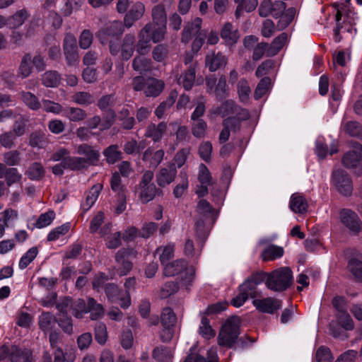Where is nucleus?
<instances>
[{
    "instance_id": "obj_52",
    "label": "nucleus",
    "mask_w": 362,
    "mask_h": 362,
    "mask_svg": "<svg viewBox=\"0 0 362 362\" xmlns=\"http://www.w3.org/2000/svg\"><path fill=\"white\" fill-rule=\"evenodd\" d=\"M271 83V79L269 77H264L262 78L255 88L254 93L255 99L259 100L262 98L269 90Z\"/></svg>"
},
{
    "instance_id": "obj_5",
    "label": "nucleus",
    "mask_w": 362,
    "mask_h": 362,
    "mask_svg": "<svg viewBox=\"0 0 362 362\" xmlns=\"http://www.w3.org/2000/svg\"><path fill=\"white\" fill-rule=\"evenodd\" d=\"M109 48L112 55H117L120 52L122 59L129 60L135 50V35L133 33L125 35L121 45L110 41Z\"/></svg>"
},
{
    "instance_id": "obj_9",
    "label": "nucleus",
    "mask_w": 362,
    "mask_h": 362,
    "mask_svg": "<svg viewBox=\"0 0 362 362\" xmlns=\"http://www.w3.org/2000/svg\"><path fill=\"white\" fill-rule=\"evenodd\" d=\"M107 297L112 302H118L123 308H128L131 304L129 294L118 288L115 284H107L105 286Z\"/></svg>"
},
{
    "instance_id": "obj_46",
    "label": "nucleus",
    "mask_w": 362,
    "mask_h": 362,
    "mask_svg": "<svg viewBox=\"0 0 362 362\" xmlns=\"http://www.w3.org/2000/svg\"><path fill=\"white\" fill-rule=\"evenodd\" d=\"M64 115L72 122H80L83 120L87 114L85 110L79 107H69L64 111Z\"/></svg>"
},
{
    "instance_id": "obj_8",
    "label": "nucleus",
    "mask_w": 362,
    "mask_h": 362,
    "mask_svg": "<svg viewBox=\"0 0 362 362\" xmlns=\"http://www.w3.org/2000/svg\"><path fill=\"white\" fill-rule=\"evenodd\" d=\"M332 182L337 191L344 195H350L353 190L352 182L348 174L343 170H337L332 173Z\"/></svg>"
},
{
    "instance_id": "obj_20",
    "label": "nucleus",
    "mask_w": 362,
    "mask_h": 362,
    "mask_svg": "<svg viewBox=\"0 0 362 362\" xmlns=\"http://www.w3.org/2000/svg\"><path fill=\"white\" fill-rule=\"evenodd\" d=\"M221 37L228 45H235L240 38L238 28H235L230 23L223 25L221 30Z\"/></svg>"
},
{
    "instance_id": "obj_59",
    "label": "nucleus",
    "mask_w": 362,
    "mask_h": 362,
    "mask_svg": "<svg viewBox=\"0 0 362 362\" xmlns=\"http://www.w3.org/2000/svg\"><path fill=\"white\" fill-rule=\"evenodd\" d=\"M55 218V213L54 211H48L42 214L35 223V226L37 228H42L48 226L52 223Z\"/></svg>"
},
{
    "instance_id": "obj_16",
    "label": "nucleus",
    "mask_w": 362,
    "mask_h": 362,
    "mask_svg": "<svg viewBox=\"0 0 362 362\" xmlns=\"http://www.w3.org/2000/svg\"><path fill=\"white\" fill-rule=\"evenodd\" d=\"M352 147L353 149L347 152L342 158L343 165L348 168H354L362 161V145L354 143Z\"/></svg>"
},
{
    "instance_id": "obj_50",
    "label": "nucleus",
    "mask_w": 362,
    "mask_h": 362,
    "mask_svg": "<svg viewBox=\"0 0 362 362\" xmlns=\"http://www.w3.org/2000/svg\"><path fill=\"white\" fill-rule=\"evenodd\" d=\"M21 97L23 103L31 110H37L41 107V103L36 95L30 92L22 91Z\"/></svg>"
},
{
    "instance_id": "obj_39",
    "label": "nucleus",
    "mask_w": 362,
    "mask_h": 362,
    "mask_svg": "<svg viewBox=\"0 0 362 362\" xmlns=\"http://www.w3.org/2000/svg\"><path fill=\"white\" fill-rule=\"evenodd\" d=\"M177 93L176 91H171L167 99L162 102L156 109L155 114L158 118H162L166 110H169L175 103Z\"/></svg>"
},
{
    "instance_id": "obj_30",
    "label": "nucleus",
    "mask_w": 362,
    "mask_h": 362,
    "mask_svg": "<svg viewBox=\"0 0 362 362\" xmlns=\"http://www.w3.org/2000/svg\"><path fill=\"white\" fill-rule=\"evenodd\" d=\"M9 360L11 362H33L32 353L27 349L21 350L16 346H11Z\"/></svg>"
},
{
    "instance_id": "obj_28",
    "label": "nucleus",
    "mask_w": 362,
    "mask_h": 362,
    "mask_svg": "<svg viewBox=\"0 0 362 362\" xmlns=\"http://www.w3.org/2000/svg\"><path fill=\"white\" fill-rule=\"evenodd\" d=\"M195 74V66L194 64H190L186 71L180 76L177 82L180 85H182L185 90H190L194 83Z\"/></svg>"
},
{
    "instance_id": "obj_29",
    "label": "nucleus",
    "mask_w": 362,
    "mask_h": 362,
    "mask_svg": "<svg viewBox=\"0 0 362 362\" xmlns=\"http://www.w3.org/2000/svg\"><path fill=\"white\" fill-rule=\"evenodd\" d=\"M49 142L47 135L41 131H35L29 136V145L33 148H43Z\"/></svg>"
},
{
    "instance_id": "obj_31",
    "label": "nucleus",
    "mask_w": 362,
    "mask_h": 362,
    "mask_svg": "<svg viewBox=\"0 0 362 362\" xmlns=\"http://www.w3.org/2000/svg\"><path fill=\"white\" fill-rule=\"evenodd\" d=\"M33 66L31 64V54H25L21 59L18 69V76L21 78L29 77L33 72Z\"/></svg>"
},
{
    "instance_id": "obj_43",
    "label": "nucleus",
    "mask_w": 362,
    "mask_h": 362,
    "mask_svg": "<svg viewBox=\"0 0 362 362\" xmlns=\"http://www.w3.org/2000/svg\"><path fill=\"white\" fill-rule=\"evenodd\" d=\"M175 245L168 244L165 246L158 247L156 252L159 255V259L163 265L168 264V262L174 256Z\"/></svg>"
},
{
    "instance_id": "obj_54",
    "label": "nucleus",
    "mask_w": 362,
    "mask_h": 362,
    "mask_svg": "<svg viewBox=\"0 0 362 362\" xmlns=\"http://www.w3.org/2000/svg\"><path fill=\"white\" fill-rule=\"evenodd\" d=\"M207 124L203 119L193 121L192 125V134L196 138H204L206 136Z\"/></svg>"
},
{
    "instance_id": "obj_44",
    "label": "nucleus",
    "mask_w": 362,
    "mask_h": 362,
    "mask_svg": "<svg viewBox=\"0 0 362 362\" xmlns=\"http://www.w3.org/2000/svg\"><path fill=\"white\" fill-rule=\"evenodd\" d=\"M152 356L158 362H170L173 358V354L169 348L158 346L153 349Z\"/></svg>"
},
{
    "instance_id": "obj_1",
    "label": "nucleus",
    "mask_w": 362,
    "mask_h": 362,
    "mask_svg": "<svg viewBox=\"0 0 362 362\" xmlns=\"http://www.w3.org/2000/svg\"><path fill=\"white\" fill-rule=\"evenodd\" d=\"M167 26L159 27L151 23H146L138 33L136 51L141 55L147 54L151 48V42L158 43L164 40Z\"/></svg>"
},
{
    "instance_id": "obj_23",
    "label": "nucleus",
    "mask_w": 362,
    "mask_h": 362,
    "mask_svg": "<svg viewBox=\"0 0 362 362\" xmlns=\"http://www.w3.org/2000/svg\"><path fill=\"white\" fill-rule=\"evenodd\" d=\"M167 130V123L160 122L158 125L150 124L146 130L145 136L152 139L154 142L160 141Z\"/></svg>"
},
{
    "instance_id": "obj_14",
    "label": "nucleus",
    "mask_w": 362,
    "mask_h": 362,
    "mask_svg": "<svg viewBox=\"0 0 362 362\" xmlns=\"http://www.w3.org/2000/svg\"><path fill=\"white\" fill-rule=\"evenodd\" d=\"M341 223L354 233H359L362 229V222L358 215L349 210L343 209L340 213Z\"/></svg>"
},
{
    "instance_id": "obj_13",
    "label": "nucleus",
    "mask_w": 362,
    "mask_h": 362,
    "mask_svg": "<svg viewBox=\"0 0 362 362\" xmlns=\"http://www.w3.org/2000/svg\"><path fill=\"white\" fill-rule=\"evenodd\" d=\"M177 168L175 164L169 163L161 168L156 173V182L158 186L165 187L174 182L177 176Z\"/></svg>"
},
{
    "instance_id": "obj_57",
    "label": "nucleus",
    "mask_w": 362,
    "mask_h": 362,
    "mask_svg": "<svg viewBox=\"0 0 362 362\" xmlns=\"http://www.w3.org/2000/svg\"><path fill=\"white\" fill-rule=\"evenodd\" d=\"M199 334L206 339H210L214 337L216 334L215 331L211 328L209 324V320L206 317L202 318Z\"/></svg>"
},
{
    "instance_id": "obj_22",
    "label": "nucleus",
    "mask_w": 362,
    "mask_h": 362,
    "mask_svg": "<svg viewBox=\"0 0 362 362\" xmlns=\"http://www.w3.org/2000/svg\"><path fill=\"white\" fill-rule=\"evenodd\" d=\"M289 207L294 213L303 214L307 211L308 204L303 195L295 193L291 197Z\"/></svg>"
},
{
    "instance_id": "obj_41",
    "label": "nucleus",
    "mask_w": 362,
    "mask_h": 362,
    "mask_svg": "<svg viewBox=\"0 0 362 362\" xmlns=\"http://www.w3.org/2000/svg\"><path fill=\"white\" fill-rule=\"evenodd\" d=\"M347 268L356 281H362V261L360 259L357 257L350 259Z\"/></svg>"
},
{
    "instance_id": "obj_58",
    "label": "nucleus",
    "mask_w": 362,
    "mask_h": 362,
    "mask_svg": "<svg viewBox=\"0 0 362 362\" xmlns=\"http://www.w3.org/2000/svg\"><path fill=\"white\" fill-rule=\"evenodd\" d=\"M37 252V249L35 247L29 249L21 258L18 263L19 268L21 269H25L36 257Z\"/></svg>"
},
{
    "instance_id": "obj_21",
    "label": "nucleus",
    "mask_w": 362,
    "mask_h": 362,
    "mask_svg": "<svg viewBox=\"0 0 362 362\" xmlns=\"http://www.w3.org/2000/svg\"><path fill=\"white\" fill-rule=\"evenodd\" d=\"M164 82L155 78H148L146 81L144 94L147 97H156L164 88Z\"/></svg>"
},
{
    "instance_id": "obj_34",
    "label": "nucleus",
    "mask_w": 362,
    "mask_h": 362,
    "mask_svg": "<svg viewBox=\"0 0 362 362\" xmlns=\"http://www.w3.org/2000/svg\"><path fill=\"white\" fill-rule=\"evenodd\" d=\"M284 255V249L277 245H270L266 247L261 254L263 261H272L277 258H280Z\"/></svg>"
},
{
    "instance_id": "obj_6",
    "label": "nucleus",
    "mask_w": 362,
    "mask_h": 362,
    "mask_svg": "<svg viewBox=\"0 0 362 362\" xmlns=\"http://www.w3.org/2000/svg\"><path fill=\"white\" fill-rule=\"evenodd\" d=\"M57 308L60 313L66 314L68 311H71L76 318L81 319L87 313L88 302L81 298L73 301L71 298L66 297L57 304Z\"/></svg>"
},
{
    "instance_id": "obj_19",
    "label": "nucleus",
    "mask_w": 362,
    "mask_h": 362,
    "mask_svg": "<svg viewBox=\"0 0 362 362\" xmlns=\"http://www.w3.org/2000/svg\"><path fill=\"white\" fill-rule=\"evenodd\" d=\"M134 253L133 250L122 248L119 250L115 255L117 262L120 264L121 267L119 268V272L121 276L126 275L132 268V264L125 259V257Z\"/></svg>"
},
{
    "instance_id": "obj_27",
    "label": "nucleus",
    "mask_w": 362,
    "mask_h": 362,
    "mask_svg": "<svg viewBox=\"0 0 362 362\" xmlns=\"http://www.w3.org/2000/svg\"><path fill=\"white\" fill-rule=\"evenodd\" d=\"M64 165L66 169L78 171L87 169L89 166L82 157L68 156L64 158Z\"/></svg>"
},
{
    "instance_id": "obj_25",
    "label": "nucleus",
    "mask_w": 362,
    "mask_h": 362,
    "mask_svg": "<svg viewBox=\"0 0 362 362\" xmlns=\"http://www.w3.org/2000/svg\"><path fill=\"white\" fill-rule=\"evenodd\" d=\"M151 18L153 24L157 26H167V13L163 4H157L152 8Z\"/></svg>"
},
{
    "instance_id": "obj_60",
    "label": "nucleus",
    "mask_w": 362,
    "mask_h": 362,
    "mask_svg": "<svg viewBox=\"0 0 362 362\" xmlns=\"http://www.w3.org/2000/svg\"><path fill=\"white\" fill-rule=\"evenodd\" d=\"M69 223H65L54 228L47 235V240L55 241L58 240L62 235H64L66 233H67L68 231L69 230Z\"/></svg>"
},
{
    "instance_id": "obj_47",
    "label": "nucleus",
    "mask_w": 362,
    "mask_h": 362,
    "mask_svg": "<svg viewBox=\"0 0 362 362\" xmlns=\"http://www.w3.org/2000/svg\"><path fill=\"white\" fill-rule=\"evenodd\" d=\"M45 170L40 163H33L27 170V175L30 180H39L44 177Z\"/></svg>"
},
{
    "instance_id": "obj_48",
    "label": "nucleus",
    "mask_w": 362,
    "mask_h": 362,
    "mask_svg": "<svg viewBox=\"0 0 362 362\" xmlns=\"http://www.w3.org/2000/svg\"><path fill=\"white\" fill-rule=\"evenodd\" d=\"M17 212L12 209H7L4 212L0 213V238H1L5 231V228L10 220L17 218Z\"/></svg>"
},
{
    "instance_id": "obj_17",
    "label": "nucleus",
    "mask_w": 362,
    "mask_h": 362,
    "mask_svg": "<svg viewBox=\"0 0 362 362\" xmlns=\"http://www.w3.org/2000/svg\"><path fill=\"white\" fill-rule=\"evenodd\" d=\"M205 63L210 71H216L226 65L227 58L221 52H211L206 54Z\"/></svg>"
},
{
    "instance_id": "obj_37",
    "label": "nucleus",
    "mask_w": 362,
    "mask_h": 362,
    "mask_svg": "<svg viewBox=\"0 0 362 362\" xmlns=\"http://www.w3.org/2000/svg\"><path fill=\"white\" fill-rule=\"evenodd\" d=\"M103 156L109 164H114L122 158V153L117 145H110L103 151Z\"/></svg>"
},
{
    "instance_id": "obj_32",
    "label": "nucleus",
    "mask_w": 362,
    "mask_h": 362,
    "mask_svg": "<svg viewBox=\"0 0 362 362\" xmlns=\"http://www.w3.org/2000/svg\"><path fill=\"white\" fill-rule=\"evenodd\" d=\"M288 40V35L285 33H281L274 39L267 50V56L273 57L276 55L285 45Z\"/></svg>"
},
{
    "instance_id": "obj_40",
    "label": "nucleus",
    "mask_w": 362,
    "mask_h": 362,
    "mask_svg": "<svg viewBox=\"0 0 362 362\" xmlns=\"http://www.w3.org/2000/svg\"><path fill=\"white\" fill-rule=\"evenodd\" d=\"M28 13L26 9L16 11L12 16L8 18V25L10 28L16 29L22 25L28 18Z\"/></svg>"
},
{
    "instance_id": "obj_62",
    "label": "nucleus",
    "mask_w": 362,
    "mask_h": 362,
    "mask_svg": "<svg viewBox=\"0 0 362 362\" xmlns=\"http://www.w3.org/2000/svg\"><path fill=\"white\" fill-rule=\"evenodd\" d=\"M95 339L100 344H104L107 339L106 325L104 323H97L95 327Z\"/></svg>"
},
{
    "instance_id": "obj_56",
    "label": "nucleus",
    "mask_w": 362,
    "mask_h": 362,
    "mask_svg": "<svg viewBox=\"0 0 362 362\" xmlns=\"http://www.w3.org/2000/svg\"><path fill=\"white\" fill-rule=\"evenodd\" d=\"M162 326L174 327L176 322V315L170 308H165L161 313L160 317Z\"/></svg>"
},
{
    "instance_id": "obj_2",
    "label": "nucleus",
    "mask_w": 362,
    "mask_h": 362,
    "mask_svg": "<svg viewBox=\"0 0 362 362\" xmlns=\"http://www.w3.org/2000/svg\"><path fill=\"white\" fill-rule=\"evenodd\" d=\"M293 273L289 267H281L268 273L266 287L275 292H282L291 286Z\"/></svg>"
},
{
    "instance_id": "obj_42",
    "label": "nucleus",
    "mask_w": 362,
    "mask_h": 362,
    "mask_svg": "<svg viewBox=\"0 0 362 362\" xmlns=\"http://www.w3.org/2000/svg\"><path fill=\"white\" fill-rule=\"evenodd\" d=\"M237 90L240 101L247 103L250 99L251 89L248 81L245 78L239 80L237 84Z\"/></svg>"
},
{
    "instance_id": "obj_10",
    "label": "nucleus",
    "mask_w": 362,
    "mask_h": 362,
    "mask_svg": "<svg viewBox=\"0 0 362 362\" xmlns=\"http://www.w3.org/2000/svg\"><path fill=\"white\" fill-rule=\"evenodd\" d=\"M124 26L122 21H114L99 30L96 36L102 44H106L112 41L110 37L121 35L124 31Z\"/></svg>"
},
{
    "instance_id": "obj_26",
    "label": "nucleus",
    "mask_w": 362,
    "mask_h": 362,
    "mask_svg": "<svg viewBox=\"0 0 362 362\" xmlns=\"http://www.w3.org/2000/svg\"><path fill=\"white\" fill-rule=\"evenodd\" d=\"M202 25V19L199 18H195L191 24L185 26L182 33L181 40L184 43H187L194 35H197L200 31Z\"/></svg>"
},
{
    "instance_id": "obj_53",
    "label": "nucleus",
    "mask_w": 362,
    "mask_h": 362,
    "mask_svg": "<svg viewBox=\"0 0 362 362\" xmlns=\"http://www.w3.org/2000/svg\"><path fill=\"white\" fill-rule=\"evenodd\" d=\"M235 103L232 100H228L221 104L219 107L214 110L215 115H221L224 117L230 114H233L235 109Z\"/></svg>"
},
{
    "instance_id": "obj_3",
    "label": "nucleus",
    "mask_w": 362,
    "mask_h": 362,
    "mask_svg": "<svg viewBox=\"0 0 362 362\" xmlns=\"http://www.w3.org/2000/svg\"><path fill=\"white\" fill-rule=\"evenodd\" d=\"M240 320L238 317L229 318L223 325L218 337V344L221 346L231 347L240 334Z\"/></svg>"
},
{
    "instance_id": "obj_38",
    "label": "nucleus",
    "mask_w": 362,
    "mask_h": 362,
    "mask_svg": "<svg viewBox=\"0 0 362 362\" xmlns=\"http://www.w3.org/2000/svg\"><path fill=\"white\" fill-rule=\"evenodd\" d=\"M103 189L102 184L98 183L93 185L86 194L83 207L85 210H88L96 202L98 196Z\"/></svg>"
},
{
    "instance_id": "obj_15",
    "label": "nucleus",
    "mask_w": 362,
    "mask_h": 362,
    "mask_svg": "<svg viewBox=\"0 0 362 362\" xmlns=\"http://www.w3.org/2000/svg\"><path fill=\"white\" fill-rule=\"evenodd\" d=\"M145 11L146 7L142 2H134L124 18L125 27L127 28L132 27L135 21L140 20L144 16Z\"/></svg>"
},
{
    "instance_id": "obj_12",
    "label": "nucleus",
    "mask_w": 362,
    "mask_h": 362,
    "mask_svg": "<svg viewBox=\"0 0 362 362\" xmlns=\"http://www.w3.org/2000/svg\"><path fill=\"white\" fill-rule=\"evenodd\" d=\"M252 303L257 310L269 314L276 313L282 306L281 300L272 297L255 299Z\"/></svg>"
},
{
    "instance_id": "obj_49",
    "label": "nucleus",
    "mask_w": 362,
    "mask_h": 362,
    "mask_svg": "<svg viewBox=\"0 0 362 362\" xmlns=\"http://www.w3.org/2000/svg\"><path fill=\"white\" fill-rule=\"evenodd\" d=\"M151 64L152 62L150 59L139 56L134 57L132 62V67L135 71L143 73L151 70Z\"/></svg>"
},
{
    "instance_id": "obj_45",
    "label": "nucleus",
    "mask_w": 362,
    "mask_h": 362,
    "mask_svg": "<svg viewBox=\"0 0 362 362\" xmlns=\"http://www.w3.org/2000/svg\"><path fill=\"white\" fill-rule=\"evenodd\" d=\"M71 100L78 105L88 106L95 102V98L88 92L78 91L71 95Z\"/></svg>"
},
{
    "instance_id": "obj_11",
    "label": "nucleus",
    "mask_w": 362,
    "mask_h": 362,
    "mask_svg": "<svg viewBox=\"0 0 362 362\" xmlns=\"http://www.w3.org/2000/svg\"><path fill=\"white\" fill-rule=\"evenodd\" d=\"M63 49L68 65L72 66L76 64L78 61V52L76 39L74 35H66L64 39Z\"/></svg>"
},
{
    "instance_id": "obj_61",
    "label": "nucleus",
    "mask_w": 362,
    "mask_h": 362,
    "mask_svg": "<svg viewBox=\"0 0 362 362\" xmlns=\"http://www.w3.org/2000/svg\"><path fill=\"white\" fill-rule=\"evenodd\" d=\"M168 54V47L163 44L156 45L152 51V57L157 62H161Z\"/></svg>"
},
{
    "instance_id": "obj_33",
    "label": "nucleus",
    "mask_w": 362,
    "mask_h": 362,
    "mask_svg": "<svg viewBox=\"0 0 362 362\" xmlns=\"http://www.w3.org/2000/svg\"><path fill=\"white\" fill-rule=\"evenodd\" d=\"M38 323L43 332H52L56 325L57 320L50 313H43L39 317Z\"/></svg>"
},
{
    "instance_id": "obj_55",
    "label": "nucleus",
    "mask_w": 362,
    "mask_h": 362,
    "mask_svg": "<svg viewBox=\"0 0 362 362\" xmlns=\"http://www.w3.org/2000/svg\"><path fill=\"white\" fill-rule=\"evenodd\" d=\"M140 199L143 203H147L151 201L156 193V187L154 184H151L149 186L140 187Z\"/></svg>"
},
{
    "instance_id": "obj_7",
    "label": "nucleus",
    "mask_w": 362,
    "mask_h": 362,
    "mask_svg": "<svg viewBox=\"0 0 362 362\" xmlns=\"http://www.w3.org/2000/svg\"><path fill=\"white\" fill-rule=\"evenodd\" d=\"M197 180L199 185L196 186L194 192L199 197L206 196L209 193V187L216 184L211 172L204 163H200L199 165Z\"/></svg>"
},
{
    "instance_id": "obj_24",
    "label": "nucleus",
    "mask_w": 362,
    "mask_h": 362,
    "mask_svg": "<svg viewBox=\"0 0 362 362\" xmlns=\"http://www.w3.org/2000/svg\"><path fill=\"white\" fill-rule=\"evenodd\" d=\"M184 362H218V356L215 349L211 348L206 354V358L190 349V354Z\"/></svg>"
},
{
    "instance_id": "obj_35",
    "label": "nucleus",
    "mask_w": 362,
    "mask_h": 362,
    "mask_svg": "<svg viewBox=\"0 0 362 362\" xmlns=\"http://www.w3.org/2000/svg\"><path fill=\"white\" fill-rule=\"evenodd\" d=\"M61 76L57 71H47L42 75V83L48 88L57 87L61 81Z\"/></svg>"
},
{
    "instance_id": "obj_4",
    "label": "nucleus",
    "mask_w": 362,
    "mask_h": 362,
    "mask_svg": "<svg viewBox=\"0 0 362 362\" xmlns=\"http://www.w3.org/2000/svg\"><path fill=\"white\" fill-rule=\"evenodd\" d=\"M183 272L185 276L182 277V281L187 286L191 284L194 279L195 274L194 267H187V262L184 259H177L164 266L163 273L167 276H173Z\"/></svg>"
},
{
    "instance_id": "obj_18",
    "label": "nucleus",
    "mask_w": 362,
    "mask_h": 362,
    "mask_svg": "<svg viewBox=\"0 0 362 362\" xmlns=\"http://www.w3.org/2000/svg\"><path fill=\"white\" fill-rule=\"evenodd\" d=\"M77 153L85 156L83 159L86 161L88 166L97 165L100 159L99 151L95 150L87 144L79 145L77 148Z\"/></svg>"
},
{
    "instance_id": "obj_36",
    "label": "nucleus",
    "mask_w": 362,
    "mask_h": 362,
    "mask_svg": "<svg viewBox=\"0 0 362 362\" xmlns=\"http://www.w3.org/2000/svg\"><path fill=\"white\" fill-rule=\"evenodd\" d=\"M90 313V317L93 320L100 318L104 315V308L103 305L98 303L93 298H88L87 313Z\"/></svg>"
},
{
    "instance_id": "obj_63",
    "label": "nucleus",
    "mask_w": 362,
    "mask_h": 362,
    "mask_svg": "<svg viewBox=\"0 0 362 362\" xmlns=\"http://www.w3.org/2000/svg\"><path fill=\"white\" fill-rule=\"evenodd\" d=\"M228 87L226 83V78L224 76H221L216 84L214 93L216 97L218 100H222L225 98L227 95Z\"/></svg>"
},
{
    "instance_id": "obj_64",
    "label": "nucleus",
    "mask_w": 362,
    "mask_h": 362,
    "mask_svg": "<svg viewBox=\"0 0 362 362\" xmlns=\"http://www.w3.org/2000/svg\"><path fill=\"white\" fill-rule=\"evenodd\" d=\"M316 358L318 362H332L333 356L329 349L321 346L316 352Z\"/></svg>"
},
{
    "instance_id": "obj_51",
    "label": "nucleus",
    "mask_w": 362,
    "mask_h": 362,
    "mask_svg": "<svg viewBox=\"0 0 362 362\" xmlns=\"http://www.w3.org/2000/svg\"><path fill=\"white\" fill-rule=\"evenodd\" d=\"M197 213L204 218L213 217L214 215V209L209 202L205 199H201L197 206Z\"/></svg>"
}]
</instances>
